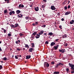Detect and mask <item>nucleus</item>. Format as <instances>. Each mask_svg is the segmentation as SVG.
I'll return each mask as SVG.
<instances>
[{"mask_svg":"<svg viewBox=\"0 0 74 74\" xmlns=\"http://www.w3.org/2000/svg\"><path fill=\"white\" fill-rule=\"evenodd\" d=\"M69 67H71V70L72 71L71 72V73L72 74H73L74 73V65L70 63H69Z\"/></svg>","mask_w":74,"mask_h":74,"instance_id":"nucleus-1","label":"nucleus"},{"mask_svg":"<svg viewBox=\"0 0 74 74\" xmlns=\"http://www.w3.org/2000/svg\"><path fill=\"white\" fill-rule=\"evenodd\" d=\"M37 32H34L32 35V38H34V36H36V34H37Z\"/></svg>","mask_w":74,"mask_h":74,"instance_id":"nucleus-2","label":"nucleus"},{"mask_svg":"<svg viewBox=\"0 0 74 74\" xmlns=\"http://www.w3.org/2000/svg\"><path fill=\"white\" fill-rule=\"evenodd\" d=\"M59 51L60 52H62V53H64L65 52V49H59Z\"/></svg>","mask_w":74,"mask_h":74,"instance_id":"nucleus-3","label":"nucleus"},{"mask_svg":"<svg viewBox=\"0 0 74 74\" xmlns=\"http://www.w3.org/2000/svg\"><path fill=\"white\" fill-rule=\"evenodd\" d=\"M33 50H34V49L32 48H31L30 49H29V52H33Z\"/></svg>","mask_w":74,"mask_h":74,"instance_id":"nucleus-4","label":"nucleus"},{"mask_svg":"<svg viewBox=\"0 0 74 74\" xmlns=\"http://www.w3.org/2000/svg\"><path fill=\"white\" fill-rule=\"evenodd\" d=\"M15 14V12L14 11H11L10 12H9V14L10 15H12V14Z\"/></svg>","mask_w":74,"mask_h":74,"instance_id":"nucleus-5","label":"nucleus"},{"mask_svg":"<svg viewBox=\"0 0 74 74\" xmlns=\"http://www.w3.org/2000/svg\"><path fill=\"white\" fill-rule=\"evenodd\" d=\"M49 66V64L48 63L44 64V67H48Z\"/></svg>","mask_w":74,"mask_h":74,"instance_id":"nucleus-6","label":"nucleus"},{"mask_svg":"<svg viewBox=\"0 0 74 74\" xmlns=\"http://www.w3.org/2000/svg\"><path fill=\"white\" fill-rule=\"evenodd\" d=\"M51 9L52 10H56V8L54 5L51 6Z\"/></svg>","mask_w":74,"mask_h":74,"instance_id":"nucleus-7","label":"nucleus"},{"mask_svg":"<svg viewBox=\"0 0 74 74\" xmlns=\"http://www.w3.org/2000/svg\"><path fill=\"white\" fill-rule=\"evenodd\" d=\"M36 36H35V38H36L37 39V38H40V34H37L36 35Z\"/></svg>","mask_w":74,"mask_h":74,"instance_id":"nucleus-8","label":"nucleus"},{"mask_svg":"<svg viewBox=\"0 0 74 74\" xmlns=\"http://www.w3.org/2000/svg\"><path fill=\"white\" fill-rule=\"evenodd\" d=\"M71 13V12L70 11H68L65 13V15H69Z\"/></svg>","mask_w":74,"mask_h":74,"instance_id":"nucleus-9","label":"nucleus"},{"mask_svg":"<svg viewBox=\"0 0 74 74\" xmlns=\"http://www.w3.org/2000/svg\"><path fill=\"white\" fill-rule=\"evenodd\" d=\"M58 64L59 66H60V67H62V66L64 65V64L62 63H59Z\"/></svg>","mask_w":74,"mask_h":74,"instance_id":"nucleus-10","label":"nucleus"},{"mask_svg":"<svg viewBox=\"0 0 74 74\" xmlns=\"http://www.w3.org/2000/svg\"><path fill=\"white\" fill-rule=\"evenodd\" d=\"M26 59H30L31 58V56L30 55H29V56H26Z\"/></svg>","mask_w":74,"mask_h":74,"instance_id":"nucleus-11","label":"nucleus"},{"mask_svg":"<svg viewBox=\"0 0 74 74\" xmlns=\"http://www.w3.org/2000/svg\"><path fill=\"white\" fill-rule=\"evenodd\" d=\"M18 18H22L23 17V15L21 14H19L17 15Z\"/></svg>","mask_w":74,"mask_h":74,"instance_id":"nucleus-12","label":"nucleus"},{"mask_svg":"<svg viewBox=\"0 0 74 74\" xmlns=\"http://www.w3.org/2000/svg\"><path fill=\"white\" fill-rule=\"evenodd\" d=\"M44 33V31H41L40 33H38V34H39V35H41L42 34H43V33Z\"/></svg>","mask_w":74,"mask_h":74,"instance_id":"nucleus-13","label":"nucleus"},{"mask_svg":"<svg viewBox=\"0 0 74 74\" xmlns=\"http://www.w3.org/2000/svg\"><path fill=\"white\" fill-rule=\"evenodd\" d=\"M55 45V42H52L51 43L50 45L51 46H53V45Z\"/></svg>","mask_w":74,"mask_h":74,"instance_id":"nucleus-14","label":"nucleus"},{"mask_svg":"<svg viewBox=\"0 0 74 74\" xmlns=\"http://www.w3.org/2000/svg\"><path fill=\"white\" fill-rule=\"evenodd\" d=\"M21 42V41L20 40H18V41H16V43L17 44H19Z\"/></svg>","mask_w":74,"mask_h":74,"instance_id":"nucleus-15","label":"nucleus"},{"mask_svg":"<svg viewBox=\"0 0 74 74\" xmlns=\"http://www.w3.org/2000/svg\"><path fill=\"white\" fill-rule=\"evenodd\" d=\"M16 13L17 14H19L20 13H21V11L19 10H17L16 11Z\"/></svg>","mask_w":74,"mask_h":74,"instance_id":"nucleus-16","label":"nucleus"},{"mask_svg":"<svg viewBox=\"0 0 74 74\" xmlns=\"http://www.w3.org/2000/svg\"><path fill=\"white\" fill-rule=\"evenodd\" d=\"M59 64H57L56 65H55V68H58L59 66Z\"/></svg>","mask_w":74,"mask_h":74,"instance_id":"nucleus-17","label":"nucleus"},{"mask_svg":"<svg viewBox=\"0 0 74 74\" xmlns=\"http://www.w3.org/2000/svg\"><path fill=\"white\" fill-rule=\"evenodd\" d=\"M31 45H32V48H34V47H35V46H34V43H31Z\"/></svg>","mask_w":74,"mask_h":74,"instance_id":"nucleus-18","label":"nucleus"},{"mask_svg":"<svg viewBox=\"0 0 74 74\" xmlns=\"http://www.w3.org/2000/svg\"><path fill=\"white\" fill-rule=\"evenodd\" d=\"M74 22V20H72L70 22V24H73Z\"/></svg>","mask_w":74,"mask_h":74,"instance_id":"nucleus-19","label":"nucleus"},{"mask_svg":"<svg viewBox=\"0 0 74 74\" xmlns=\"http://www.w3.org/2000/svg\"><path fill=\"white\" fill-rule=\"evenodd\" d=\"M35 10L36 11H38V10H39L38 9V7H37L36 8H35Z\"/></svg>","mask_w":74,"mask_h":74,"instance_id":"nucleus-20","label":"nucleus"},{"mask_svg":"<svg viewBox=\"0 0 74 74\" xmlns=\"http://www.w3.org/2000/svg\"><path fill=\"white\" fill-rule=\"evenodd\" d=\"M25 48H29V45H26L25 44Z\"/></svg>","mask_w":74,"mask_h":74,"instance_id":"nucleus-21","label":"nucleus"},{"mask_svg":"<svg viewBox=\"0 0 74 74\" xmlns=\"http://www.w3.org/2000/svg\"><path fill=\"white\" fill-rule=\"evenodd\" d=\"M60 72L59 71H55L54 72L53 74H59Z\"/></svg>","mask_w":74,"mask_h":74,"instance_id":"nucleus-22","label":"nucleus"},{"mask_svg":"<svg viewBox=\"0 0 74 74\" xmlns=\"http://www.w3.org/2000/svg\"><path fill=\"white\" fill-rule=\"evenodd\" d=\"M7 58L6 57H4L3 59H2V60H4V61H6L7 60Z\"/></svg>","mask_w":74,"mask_h":74,"instance_id":"nucleus-23","label":"nucleus"},{"mask_svg":"<svg viewBox=\"0 0 74 74\" xmlns=\"http://www.w3.org/2000/svg\"><path fill=\"white\" fill-rule=\"evenodd\" d=\"M18 26H19V25L18 24H15L14 25V27L15 28V27H17Z\"/></svg>","mask_w":74,"mask_h":74,"instance_id":"nucleus-24","label":"nucleus"},{"mask_svg":"<svg viewBox=\"0 0 74 74\" xmlns=\"http://www.w3.org/2000/svg\"><path fill=\"white\" fill-rule=\"evenodd\" d=\"M53 34L52 32H50L49 33V35L50 36H52V35H53Z\"/></svg>","mask_w":74,"mask_h":74,"instance_id":"nucleus-25","label":"nucleus"},{"mask_svg":"<svg viewBox=\"0 0 74 74\" xmlns=\"http://www.w3.org/2000/svg\"><path fill=\"white\" fill-rule=\"evenodd\" d=\"M4 13L5 14H6V13H7V14H8V12L7 11V10H4Z\"/></svg>","mask_w":74,"mask_h":74,"instance_id":"nucleus-26","label":"nucleus"},{"mask_svg":"<svg viewBox=\"0 0 74 74\" xmlns=\"http://www.w3.org/2000/svg\"><path fill=\"white\" fill-rule=\"evenodd\" d=\"M10 26L12 27H13V28H15V25H10Z\"/></svg>","mask_w":74,"mask_h":74,"instance_id":"nucleus-27","label":"nucleus"},{"mask_svg":"<svg viewBox=\"0 0 74 74\" xmlns=\"http://www.w3.org/2000/svg\"><path fill=\"white\" fill-rule=\"evenodd\" d=\"M53 48H54V50H56V49L58 48L55 46H54Z\"/></svg>","mask_w":74,"mask_h":74,"instance_id":"nucleus-28","label":"nucleus"},{"mask_svg":"<svg viewBox=\"0 0 74 74\" xmlns=\"http://www.w3.org/2000/svg\"><path fill=\"white\" fill-rule=\"evenodd\" d=\"M5 1H7V3H9L10 1L9 0H4Z\"/></svg>","mask_w":74,"mask_h":74,"instance_id":"nucleus-29","label":"nucleus"},{"mask_svg":"<svg viewBox=\"0 0 74 74\" xmlns=\"http://www.w3.org/2000/svg\"><path fill=\"white\" fill-rule=\"evenodd\" d=\"M19 35L20 36H24V34H22L21 33H20L19 34Z\"/></svg>","mask_w":74,"mask_h":74,"instance_id":"nucleus-30","label":"nucleus"},{"mask_svg":"<svg viewBox=\"0 0 74 74\" xmlns=\"http://www.w3.org/2000/svg\"><path fill=\"white\" fill-rule=\"evenodd\" d=\"M29 18V17H25V18L26 20H28Z\"/></svg>","mask_w":74,"mask_h":74,"instance_id":"nucleus-31","label":"nucleus"},{"mask_svg":"<svg viewBox=\"0 0 74 74\" xmlns=\"http://www.w3.org/2000/svg\"><path fill=\"white\" fill-rule=\"evenodd\" d=\"M64 8L65 10H67V6H65Z\"/></svg>","mask_w":74,"mask_h":74,"instance_id":"nucleus-32","label":"nucleus"},{"mask_svg":"<svg viewBox=\"0 0 74 74\" xmlns=\"http://www.w3.org/2000/svg\"><path fill=\"white\" fill-rule=\"evenodd\" d=\"M1 69H3V66L2 65H0V70H1Z\"/></svg>","mask_w":74,"mask_h":74,"instance_id":"nucleus-33","label":"nucleus"},{"mask_svg":"<svg viewBox=\"0 0 74 74\" xmlns=\"http://www.w3.org/2000/svg\"><path fill=\"white\" fill-rule=\"evenodd\" d=\"M66 72H69V69L67 68L66 69Z\"/></svg>","mask_w":74,"mask_h":74,"instance_id":"nucleus-34","label":"nucleus"},{"mask_svg":"<svg viewBox=\"0 0 74 74\" xmlns=\"http://www.w3.org/2000/svg\"><path fill=\"white\" fill-rule=\"evenodd\" d=\"M8 36L9 37H11V34L10 33H9L8 34Z\"/></svg>","mask_w":74,"mask_h":74,"instance_id":"nucleus-35","label":"nucleus"},{"mask_svg":"<svg viewBox=\"0 0 74 74\" xmlns=\"http://www.w3.org/2000/svg\"><path fill=\"white\" fill-rule=\"evenodd\" d=\"M49 44V42H48V41H46L45 42V44H46L47 45V44Z\"/></svg>","mask_w":74,"mask_h":74,"instance_id":"nucleus-36","label":"nucleus"},{"mask_svg":"<svg viewBox=\"0 0 74 74\" xmlns=\"http://www.w3.org/2000/svg\"><path fill=\"white\" fill-rule=\"evenodd\" d=\"M51 64H55V62H54V61L51 62Z\"/></svg>","mask_w":74,"mask_h":74,"instance_id":"nucleus-37","label":"nucleus"},{"mask_svg":"<svg viewBox=\"0 0 74 74\" xmlns=\"http://www.w3.org/2000/svg\"><path fill=\"white\" fill-rule=\"evenodd\" d=\"M17 56H18V57H20L21 58V57H22V56L21 55H17Z\"/></svg>","mask_w":74,"mask_h":74,"instance_id":"nucleus-38","label":"nucleus"},{"mask_svg":"<svg viewBox=\"0 0 74 74\" xmlns=\"http://www.w3.org/2000/svg\"><path fill=\"white\" fill-rule=\"evenodd\" d=\"M59 28L61 29H62V25H60L59 26Z\"/></svg>","mask_w":74,"mask_h":74,"instance_id":"nucleus-39","label":"nucleus"},{"mask_svg":"<svg viewBox=\"0 0 74 74\" xmlns=\"http://www.w3.org/2000/svg\"><path fill=\"white\" fill-rule=\"evenodd\" d=\"M16 49H17L16 51H21V49H18V48H17Z\"/></svg>","mask_w":74,"mask_h":74,"instance_id":"nucleus-40","label":"nucleus"},{"mask_svg":"<svg viewBox=\"0 0 74 74\" xmlns=\"http://www.w3.org/2000/svg\"><path fill=\"white\" fill-rule=\"evenodd\" d=\"M35 23L36 25H38V23L37 22H36Z\"/></svg>","mask_w":74,"mask_h":74,"instance_id":"nucleus-41","label":"nucleus"},{"mask_svg":"<svg viewBox=\"0 0 74 74\" xmlns=\"http://www.w3.org/2000/svg\"><path fill=\"white\" fill-rule=\"evenodd\" d=\"M70 7H71V6H70V5H69L68 6V9H70Z\"/></svg>","mask_w":74,"mask_h":74,"instance_id":"nucleus-42","label":"nucleus"},{"mask_svg":"<svg viewBox=\"0 0 74 74\" xmlns=\"http://www.w3.org/2000/svg\"><path fill=\"white\" fill-rule=\"evenodd\" d=\"M17 56H15V59H18V57H17Z\"/></svg>","mask_w":74,"mask_h":74,"instance_id":"nucleus-43","label":"nucleus"},{"mask_svg":"<svg viewBox=\"0 0 74 74\" xmlns=\"http://www.w3.org/2000/svg\"><path fill=\"white\" fill-rule=\"evenodd\" d=\"M21 8H23L24 7V5L23 4H21Z\"/></svg>","mask_w":74,"mask_h":74,"instance_id":"nucleus-44","label":"nucleus"},{"mask_svg":"<svg viewBox=\"0 0 74 74\" xmlns=\"http://www.w3.org/2000/svg\"><path fill=\"white\" fill-rule=\"evenodd\" d=\"M3 32L4 33H6V30L5 29H4Z\"/></svg>","mask_w":74,"mask_h":74,"instance_id":"nucleus-45","label":"nucleus"},{"mask_svg":"<svg viewBox=\"0 0 74 74\" xmlns=\"http://www.w3.org/2000/svg\"><path fill=\"white\" fill-rule=\"evenodd\" d=\"M41 8H44V5H42L41 6Z\"/></svg>","mask_w":74,"mask_h":74,"instance_id":"nucleus-46","label":"nucleus"},{"mask_svg":"<svg viewBox=\"0 0 74 74\" xmlns=\"http://www.w3.org/2000/svg\"><path fill=\"white\" fill-rule=\"evenodd\" d=\"M32 25V26H36V25L35 23H33Z\"/></svg>","mask_w":74,"mask_h":74,"instance_id":"nucleus-47","label":"nucleus"},{"mask_svg":"<svg viewBox=\"0 0 74 74\" xmlns=\"http://www.w3.org/2000/svg\"><path fill=\"white\" fill-rule=\"evenodd\" d=\"M61 21H64V19L63 18H62L61 19Z\"/></svg>","mask_w":74,"mask_h":74,"instance_id":"nucleus-48","label":"nucleus"},{"mask_svg":"<svg viewBox=\"0 0 74 74\" xmlns=\"http://www.w3.org/2000/svg\"><path fill=\"white\" fill-rule=\"evenodd\" d=\"M21 4H20L19 5V8H21Z\"/></svg>","mask_w":74,"mask_h":74,"instance_id":"nucleus-49","label":"nucleus"},{"mask_svg":"<svg viewBox=\"0 0 74 74\" xmlns=\"http://www.w3.org/2000/svg\"><path fill=\"white\" fill-rule=\"evenodd\" d=\"M59 45H57L56 46V47H57V48H58V47H59Z\"/></svg>","mask_w":74,"mask_h":74,"instance_id":"nucleus-50","label":"nucleus"},{"mask_svg":"<svg viewBox=\"0 0 74 74\" xmlns=\"http://www.w3.org/2000/svg\"><path fill=\"white\" fill-rule=\"evenodd\" d=\"M60 15V13H58V14H57V15Z\"/></svg>","mask_w":74,"mask_h":74,"instance_id":"nucleus-51","label":"nucleus"},{"mask_svg":"<svg viewBox=\"0 0 74 74\" xmlns=\"http://www.w3.org/2000/svg\"><path fill=\"white\" fill-rule=\"evenodd\" d=\"M59 41V39H57L56 40V41Z\"/></svg>","mask_w":74,"mask_h":74,"instance_id":"nucleus-52","label":"nucleus"},{"mask_svg":"<svg viewBox=\"0 0 74 74\" xmlns=\"http://www.w3.org/2000/svg\"><path fill=\"white\" fill-rule=\"evenodd\" d=\"M23 51H24V50H25V48H23Z\"/></svg>","mask_w":74,"mask_h":74,"instance_id":"nucleus-53","label":"nucleus"},{"mask_svg":"<svg viewBox=\"0 0 74 74\" xmlns=\"http://www.w3.org/2000/svg\"><path fill=\"white\" fill-rule=\"evenodd\" d=\"M2 51V49H1V47H0V51Z\"/></svg>","mask_w":74,"mask_h":74,"instance_id":"nucleus-54","label":"nucleus"},{"mask_svg":"<svg viewBox=\"0 0 74 74\" xmlns=\"http://www.w3.org/2000/svg\"><path fill=\"white\" fill-rule=\"evenodd\" d=\"M35 71H36V72H38V70H37V69H35Z\"/></svg>","mask_w":74,"mask_h":74,"instance_id":"nucleus-55","label":"nucleus"},{"mask_svg":"<svg viewBox=\"0 0 74 74\" xmlns=\"http://www.w3.org/2000/svg\"><path fill=\"white\" fill-rule=\"evenodd\" d=\"M44 2H47V0H43Z\"/></svg>","mask_w":74,"mask_h":74,"instance_id":"nucleus-56","label":"nucleus"},{"mask_svg":"<svg viewBox=\"0 0 74 74\" xmlns=\"http://www.w3.org/2000/svg\"><path fill=\"white\" fill-rule=\"evenodd\" d=\"M64 36H65V37H67V35L65 34Z\"/></svg>","mask_w":74,"mask_h":74,"instance_id":"nucleus-57","label":"nucleus"},{"mask_svg":"<svg viewBox=\"0 0 74 74\" xmlns=\"http://www.w3.org/2000/svg\"><path fill=\"white\" fill-rule=\"evenodd\" d=\"M70 1H68V4H69V3H70Z\"/></svg>","mask_w":74,"mask_h":74,"instance_id":"nucleus-58","label":"nucleus"},{"mask_svg":"<svg viewBox=\"0 0 74 74\" xmlns=\"http://www.w3.org/2000/svg\"><path fill=\"white\" fill-rule=\"evenodd\" d=\"M43 26L44 27H45L46 26V25H43Z\"/></svg>","mask_w":74,"mask_h":74,"instance_id":"nucleus-59","label":"nucleus"},{"mask_svg":"<svg viewBox=\"0 0 74 74\" xmlns=\"http://www.w3.org/2000/svg\"><path fill=\"white\" fill-rule=\"evenodd\" d=\"M59 57H61V54H60V56H59Z\"/></svg>","mask_w":74,"mask_h":74,"instance_id":"nucleus-60","label":"nucleus"},{"mask_svg":"<svg viewBox=\"0 0 74 74\" xmlns=\"http://www.w3.org/2000/svg\"><path fill=\"white\" fill-rule=\"evenodd\" d=\"M1 29L2 30H4L5 29H4V28H2Z\"/></svg>","mask_w":74,"mask_h":74,"instance_id":"nucleus-61","label":"nucleus"},{"mask_svg":"<svg viewBox=\"0 0 74 74\" xmlns=\"http://www.w3.org/2000/svg\"><path fill=\"white\" fill-rule=\"evenodd\" d=\"M62 36L63 37V38H64V36L63 35V36Z\"/></svg>","mask_w":74,"mask_h":74,"instance_id":"nucleus-62","label":"nucleus"},{"mask_svg":"<svg viewBox=\"0 0 74 74\" xmlns=\"http://www.w3.org/2000/svg\"><path fill=\"white\" fill-rule=\"evenodd\" d=\"M44 34V35H47V33H45Z\"/></svg>","mask_w":74,"mask_h":74,"instance_id":"nucleus-63","label":"nucleus"},{"mask_svg":"<svg viewBox=\"0 0 74 74\" xmlns=\"http://www.w3.org/2000/svg\"><path fill=\"white\" fill-rule=\"evenodd\" d=\"M8 10H9V11H11V9H9Z\"/></svg>","mask_w":74,"mask_h":74,"instance_id":"nucleus-64","label":"nucleus"}]
</instances>
